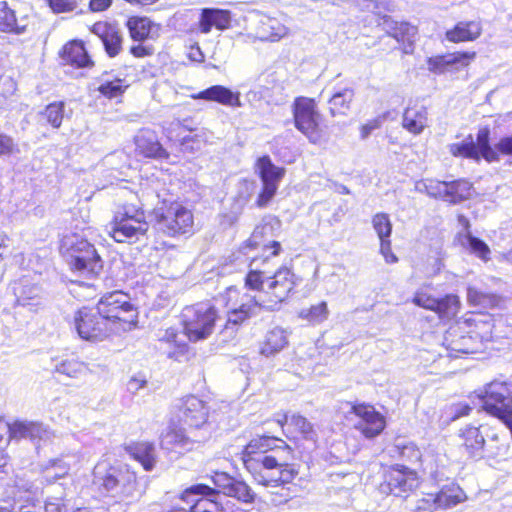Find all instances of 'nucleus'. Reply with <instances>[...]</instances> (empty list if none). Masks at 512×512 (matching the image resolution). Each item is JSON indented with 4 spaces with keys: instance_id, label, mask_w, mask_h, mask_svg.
Instances as JSON below:
<instances>
[{
    "instance_id": "1",
    "label": "nucleus",
    "mask_w": 512,
    "mask_h": 512,
    "mask_svg": "<svg viewBox=\"0 0 512 512\" xmlns=\"http://www.w3.org/2000/svg\"><path fill=\"white\" fill-rule=\"evenodd\" d=\"M291 454L283 440L269 436L253 438L242 452L244 466L254 481L269 488L265 501L272 505L287 503L293 496L286 486L298 475L294 465L289 464Z\"/></svg>"
},
{
    "instance_id": "2",
    "label": "nucleus",
    "mask_w": 512,
    "mask_h": 512,
    "mask_svg": "<svg viewBox=\"0 0 512 512\" xmlns=\"http://www.w3.org/2000/svg\"><path fill=\"white\" fill-rule=\"evenodd\" d=\"M297 278L287 267L278 269L272 276L260 270H251L246 276L245 285L252 290H258L267 296L244 294L238 308L228 313L227 325H238L254 316L261 308L273 310L285 301L296 286Z\"/></svg>"
},
{
    "instance_id": "3",
    "label": "nucleus",
    "mask_w": 512,
    "mask_h": 512,
    "mask_svg": "<svg viewBox=\"0 0 512 512\" xmlns=\"http://www.w3.org/2000/svg\"><path fill=\"white\" fill-rule=\"evenodd\" d=\"M93 484L102 492L120 502L131 503L144 493V487L128 465L97 463L93 470Z\"/></svg>"
},
{
    "instance_id": "4",
    "label": "nucleus",
    "mask_w": 512,
    "mask_h": 512,
    "mask_svg": "<svg viewBox=\"0 0 512 512\" xmlns=\"http://www.w3.org/2000/svg\"><path fill=\"white\" fill-rule=\"evenodd\" d=\"M60 251L71 269L85 276H96L103 269V261L93 244L77 235L65 236Z\"/></svg>"
},
{
    "instance_id": "5",
    "label": "nucleus",
    "mask_w": 512,
    "mask_h": 512,
    "mask_svg": "<svg viewBox=\"0 0 512 512\" xmlns=\"http://www.w3.org/2000/svg\"><path fill=\"white\" fill-rule=\"evenodd\" d=\"M115 333L126 331L136 323L137 313L127 294L113 291L104 295L95 307Z\"/></svg>"
},
{
    "instance_id": "6",
    "label": "nucleus",
    "mask_w": 512,
    "mask_h": 512,
    "mask_svg": "<svg viewBox=\"0 0 512 512\" xmlns=\"http://www.w3.org/2000/svg\"><path fill=\"white\" fill-rule=\"evenodd\" d=\"M181 317L186 338L197 342L212 335L218 320V312L212 304L201 302L185 307Z\"/></svg>"
},
{
    "instance_id": "7",
    "label": "nucleus",
    "mask_w": 512,
    "mask_h": 512,
    "mask_svg": "<svg viewBox=\"0 0 512 512\" xmlns=\"http://www.w3.org/2000/svg\"><path fill=\"white\" fill-rule=\"evenodd\" d=\"M159 228L169 236L187 234L193 231L194 217L188 208L173 202L156 209Z\"/></svg>"
},
{
    "instance_id": "8",
    "label": "nucleus",
    "mask_w": 512,
    "mask_h": 512,
    "mask_svg": "<svg viewBox=\"0 0 512 512\" xmlns=\"http://www.w3.org/2000/svg\"><path fill=\"white\" fill-rule=\"evenodd\" d=\"M483 398V409L502 423L512 416V384L492 381L487 384Z\"/></svg>"
},
{
    "instance_id": "9",
    "label": "nucleus",
    "mask_w": 512,
    "mask_h": 512,
    "mask_svg": "<svg viewBox=\"0 0 512 512\" xmlns=\"http://www.w3.org/2000/svg\"><path fill=\"white\" fill-rule=\"evenodd\" d=\"M74 321L79 336L88 341H103L115 333L110 327V322H107L95 307L79 309Z\"/></svg>"
},
{
    "instance_id": "10",
    "label": "nucleus",
    "mask_w": 512,
    "mask_h": 512,
    "mask_svg": "<svg viewBox=\"0 0 512 512\" xmlns=\"http://www.w3.org/2000/svg\"><path fill=\"white\" fill-rule=\"evenodd\" d=\"M420 485L417 473L402 465H395L385 471L380 491L397 497H407Z\"/></svg>"
},
{
    "instance_id": "11",
    "label": "nucleus",
    "mask_w": 512,
    "mask_h": 512,
    "mask_svg": "<svg viewBox=\"0 0 512 512\" xmlns=\"http://www.w3.org/2000/svg\"><path fill=\"white\" fill-rule=\"evenodd\" d=\"M209 438V432L197 433L194 430L168 427L160 437L162 449L183 454L192 451Z\"/></svg>"
},
{
    "instance_id": "12",
    "label": "nucleus",
    "mask_w": 512,
    "mask_h": 512,
    "mask_svg": "<svg viewBox=\"0 0 512 512\" xmlns=\"http://www.w3.org/2000/svg\"><path fill=\"white\" fill-rule=\"evenodd\" d=\"M319 118L320 115L316 111V103L313 99L305 97L296 99L294 103L295 126L313 143L320 139Z\"/></svg>"
},
{
    "instance_id": "13",
    "label": "nucleus",
    "mask_w": 512,
    "mask_h": 512,
    "mask_svg": "<svg viewBox=\"0 0 512 512\" xmlns=\"http://www.w3.org/2000/svg\"><path fill=\"white\" fill-rule=\"evenodd\" d=\"M255 168L263 183V189L257 199V205L264 207L274 197L279 182L285 174V169L274 165L269 156L258 158Z\"/></svg>"
},
{
    "instance_id": "14",
    "label": "nucleus",
    "mask_w": 512,
    "mask_h": 512,
    "mask_svg": "<svg viewBox=\"0 0 512 512\" xmlns=\"http://www.w3.org/2000/svg\"><path fill=\"white\" fill-rule=\"evenodd\" d=\"M351 412L356 417L354 428L367 439L378 436L386 426L384 416L371 405H353Z\"/></svg>"
},
{
    "instance_id": "15",
    "label": "nucleus",
    "mask_w": 512,
    "mask_h": 512,
    "mask_svg": "<svg viewBox=\"0 0 512 512\" xmlns=\"http://www.w3.org/2000/svg\"><path fill=\"white\" fill-rule=\"evenodd\" d=\"M181 420L197 433L208 432L205 429L209 416V407L196 396L185 397L180 407Z\"/></svg>"
},
{
    "instance_id": "16",
    "label": "nucleus",
    "mask_w": 512,
    "mask_h": 512,
    "mask_svg": "<svg viewBox=\"0 0 512 512\" xmlns=\"http://www.w3.org/2000/svg\"><path fill=\"white\" fill-rule=\"evenodd\" d=\"M149 228L145 214H137L127 220L112 221L109 234L119 243L133 242L143 236Z\"/></svg>"
},
{
    "instance_id": "17",
    "label": "nucleus",
    "mask_w": 512,
    "mask_h": 512,
    "mask_svg": "<svg viewBox=\"0 0 512 512\" xmlns=\"http://www.w3.org/2000/svg\"><path fill=\"white\" fill-rule=\"evenodd\" d=\"M475 57V52H454L438 55L428 58L427 69L435 74L455 72L467 67Z\"/></svg>"
},
{
    "instance_id": "18",
    "label": "nucleus",
    "mask_w": 512,
    "mask_h": 512,
    "mask_svg": "<svg viewBox=\"0 0 512 512\" xmlns=\"http://www.w3.org/2000/svg\"><path fill=\"white\" fill-rule=\"evenodd\" d=\"M14 501L19 512H37L41 508V490L35 483L18 479L15 482Z\"/></svg>"
},
{
    "instance_id": "19",
    "label": "nucleus",
    "mask_w": 512,
    "mask_h": 512,
    "mask_svg": "<svg viewBox=\"0 0 512 512\" xmlns=\"http://www.w3.org/2000/svg\"><path fill=\"white\" fill-rule=\"evenodd\" d=\"M91 31L101 39L109 57H115L120 53L123 38L116 26L107 22H97L92 26Z\"/></svg>"
},
{
    "instance_id": "20",
    "label": "nucleus",
    "mask_w": 512,
    "mask_h": 512,
    "mask_svg": "<svg viewBox=\"0 0 512 512\" xmlns=\"http://www.w3.org/2000/svg\"><path fill=\"white\" fill-rule=\"evenodd\" d=\"M3 425V429L9 432V438L21 439L30 438L35 439H47L49 438L50 432L40 423L16 421L13 424L0 423Z\"/></svg>"
},
{
    "instance_id": "21",
    "label": "nucleus",
    "mask_w": 512,
    "mask_h": 512,
    "mask_svg": "<svg viewBox=\"0 0 512 512\" xmlns=\"http://www.w3.org/2000/svg\"><path fill=\"white\" fill-rule=\"evenodd\" d=\"M136 151L150 158H166L167 152L162 148L156 133L150 129H141L134 138Z\"/></svg>"
},
{
    "instance_id": "22",
    "label": "nucleus",
    "mask_w": 512,
    "mask_h": 512,
    "mask_svg": "<svg viewBox=\"0 0 512 512\" xmlns=\"http://www.w3.org/2000/svg\"><path fill=\"white\" fill-rule=\"evenodd\" d=\"M443 346L450 352L449 355L457 357L458 353H473V339L465 335L458 326H451L443 338Z\"/></svg>"
},
{
    "instance_id": "23",
    "label": "nucleus",
    "mask_w": 512,
    "mask_h": 512,
    "mask_svg": "<svg viewBox=\"0 0 512 512\" xmlns=\"http://www.w3.org/2000/svg\"><path fill=\"white\" fill-rule=\"evenodd\" d=\"M288 28L274 17L263 15L255 29L256 37L261 41L277 42L288 35Z\"/></svg>"
},
{
    "instance_id": "24",
    "label": "nucleus",
    "mask_w": 512,
    "mask_h": 512,
    "mask_svg": "<svg viewBox=\"0 0 512 512\" xmlns=\"http://www.w3.org/2000/svg\"><path fill=\"white\" fill-rule=\"evenodd\" d=\"M217 492L205 484H196L185 489L180 500L189 506L190 512H199L198 507L203 502H216Z\"/></svg>"
},
{
    "instance_id": "25",
    "label": "nucleus",
    "mask_w": 512,
    "mask_h": 512,
    "mask_svg": "<svg viewBox=\"0 0 512 512\" xmlns=\"http://www.w3.org/2000/svg\"><path fill=\"white\" fill-rule=\"evenodd\" d=\"M193 99H203L214 101L226 106L240 107V94L233 92L229 88L222 85L211 86L197 94L192 95Z\"/></svg>"
},
{
    "instance_id": "26",
    "label": "nucleus",
    "mask_w": 512,
    "mask_h": 512,
    "mask_svg": "<svg viewBox=\"0 0 512 512\" xmlns=\"http://www.w3.org/2000/svg\"><path fill=\"white\" fill-rule=\"evenodd\" d=\"M13 292L16 298V304L23 307H29L31 310L41 304V289L35 284H31L26 279H21L14 283Z\"/></svg>"
},
{
    "instance_id": "27",
    "label": "nucleus",
    "mask_w": 512,
    "mask_h": 512,
    "mask_svg": "<svg viewBox=\"0 0 512 512\" xmlns=\"http://www.w3.org/2000/svg\"><path fill=\"white\" fill-rule=\"evenodd\" d=\"M402 126L412 134H420L428 126V111L423 105L407 107L403 113Z\"/></svg>"
},
{
    "instance_id": "28",
    "label": "nucleus",
    "mask_w": 512,
    "mask_h": 512,
    "mask_svg": "<svg viewBox=\"0 0 512 512\" xmlns=\"http://www.w3.org/2000/svg\"><path fill=\"white\" fill-rule=\"evenodd\" d=\"M231 21L230 12L227 10L205 8L202 10L199 22L200 31L207 34L212 27L224 30L229 27Z\"/></svg>"
},
{
    "instance_id": "29",
    "label": "nucleus",
    "mask_w": 512,
    "mask_h": 512,
    "mask_svg": "<svg viewBox=\"0 0 512 512\" xmlns=\"http://www.w3.org/2000/svg\"><path fill=\"white\" fill-rule=\"evenodd\" d=\"M482 33V26L477 21L459 22L455 27L446 32V38L450 42L459 43L474 41Z\"/></svg>"
},
{
    "instance_id": "30",
    "label": "nucleus",
    "mask_w": 512,
    "mask_h": 512,
    "mask_svg": "<svg viewBox=\"0 0 512 512\" xmlns=\"http://www.w3.org/2000/svg\"><path fill=\"white\" fill-rule=\"evenodd\" d=\"M443 201L458 204L471 196L472 184L464 179L446 182Z\"/></svg>"
},
{
    "instance_id": "31",
    "label": "nucleus",
    "mask_w": 512,
    "mask_h": 512,
    "mask_svg": "<svg viewBox=\"0 0 512 512\" xmlns=\"http://www.w3.org/2000/svg\"><path fill=\"white\" fill-rule=\"evenodd\" d=\"M438 509H448L466 500L465 492L457 485L444 486L437 494H434Z\"/></svg>"
},
{
    "instance_id": "32",
    "label": "nucleus",
    "mask_w": 512,
    "mask_h": 512,
    "mask_svg": "<svg viewBox=\"0 0 512 512\" xmlns=\"http://www.w3.org/2000/svg\"><path fill=\"white\" fill-rule=\"evenodd\" d=\"M63 58L65 61L77 67H89L93 65L82 42L72 41L64 46Z\"/></svg>"
},
{
    "instance_id": "33",
    "label": "nucleus",
    "mask_w": 512,
    "mask_h": 512,
    "mask_svg": "<svg viewBox=\"0 0 512 512\" xmlns=\"http://www.w3.org/2000/svg\"><path fill=\"white\" fill-rule=\"evenodd\" d=\"M288 344L287 333L279 327L271 329L261 345V354L270 356L281 351Z\"/></svg>"
},
{
    "instance_id": "34",
    "label": "nucleus",
    "mask_w": 512,
    "mask_h": 512,
    "mask_svg": "<svg viewBox=\"0 0 512 512\" xmlns=\"http://www.w3.org/2000/svg\"><path fill=\"white\" fill-rule=\"evenodd\" d=\"M459 241L461 245L466 248L470 253L474 254L483 261L490 259V248L488 245L477 237H474L470 231L459 233Z\"/></svg>"
},
{
    "instance_id": "35",
    "label": "nucleus",
    "mask_w": 512,
    "mask_h": 512,
    "mask_svg": "<svg viewBox=\"0 0 512 512\" xmlns=\"http://www.w3.org/2000/svg\"><path fill=\"white\" fill-rule=\"evenodd\" d=\"M131 456L141 463L146 471H151L156 463L155 447L148 442L137 443L130 447Z\"/></svg>"
},
{
    "instance_id": "36",
    "label": "nucleus",
    "mask_w": 512,
    "mask_h": 512,
    "mask_svg": "<svg viewBox=\"0 0 512 512\" xmlns=\"http://www.w3.org/2000/svg\"><path fill=\"white\" fill-rule=\"evenodd\" d=\"M460 307L461 302L459 297L454 294H448L438 299V305L434 312L437 313L441 319L451 320L457 316Z\"/></svg>"
},
{
    "instance_id": "37",
    "label": "nucleus",
    "mask_w": 512,
    "mask_h": 512,
    "mask_svg": "<svg viewBox=\"0 0 512 512\" xmlns=\"http://www.w3.org/2000/svg\"><path fill=\"white\" fill-rule=\"evenodd\" d=\"M272 230L271 226L269 225H262V226H257L251 237L249 238V240L245 243V245L242 247V250H246L248 247H259V246H263V249L266 250V249H273L269 255H272V256H275L278 254V251H279V248H280V244L279 242H276V241H273L271 246H269L268 244H266L265 242H262V239L265 235H267L268 233H270Z\"/></svg>"
},
{
    "instance_id": "38",
    "label": "nucleus",
    "mask_w": 512,
    "mask_h": 512,
    "mask_svg": "<svg viewBox=\"0 0 512 512\" xmlns=\"http://www.w3.org/2000/svg\"><path fill=\"white\" fill-rule=\"evenodd\" d=\"M354 92L349 88L335 93L329 100L330 111L333 116L345 115L350 109V104L353 100Z\"/></svg>"
},
{
    "instance_id": "39",
    "label": "nucleus",
    "mask_w": 512,
    "mask_h": 512,
    "mask_svg": "<svg viewBox=\"0 0 512 512\" xmlns=\"http://www.w3.org/2000/svg\"><path fill=\"white\" fill-rule=\"evenodd\" d=\"M460 436L463 438L464 445L471 454H476L483 449L485 440L479 428L466 427L461 430Z\"/></svg>"
},
{
    "instance_id": "40",
    "label": "nucleus",
    "mask_w": 512,
    "mask_h": 512,
    "mask_svg": "<svg viewBox=\"0 0 512 512\" xmlns=\"http://www.w3.org/2000/svg\"><path fill=\"white\" fill-rule=\"evenodd\" d=\"M130 36L135 41H143L149 37L152 23L148 18L133 17L127 22Z\"/></svg>"
},
{
    "instance_id": "41",
    "label": "nucleus",
    "mask_w": 512,
    "mask_h": 512,
    "mask_svg": "<svg viewBox=\"0 0 512 512\" xmlns=\"http://www.w3.org/2000/svg\"><path fill=\"white\" fill-rule=\"evenodd\" d=\"M449 152L453 156H461L475 160L480 159L478 148L475 145L473 137L469 135L461 143H453L449 145Z\"/></svg>"
},
{
    "instance_id": "42",
    "label": "nucleus",
    "mask_w": 512,
    "mask_h": 512,
    "mask_svg": "<svg viewBox=\"0 0 512 512\" xmlns=\"http://www.w3.org/2000/svg\"><path fill=\"white\" fill-rule=\"evenodd\" d=\"M0 30L3 32H14L16 34L25 32V26H18L16 24L15 14L8 8L6 2H0Z\"/></svg>"
},
{
    "instance_id": "43",
    "label": "nucleus",
    "mask_w": 512,
    "mask_h": 512,
    "mask_svg": "<svg viewBox=\"0 0 512 512\" xmlns=\"http://www.w3.org/2000/svg\"><path fill=\"white\" fill-rule=\"evenodd\" d=\"M53 459L49 461V466L46 468V479L49 482L55 481L67 475L71 468V461L75 462V457Z\"/></svg>"
},
{
    "instance_id": "44",
    "label": "nucleus",
    "mask_w": 512,
    "mask_h": 512,
    "mask_svg": "<svg viewBox=\"0 0 512 512\" xmlns=\"http://www.w3.org/2000/svg\"><path fill=\"white\" fill-rule=\"evenodd\" d=\"M329 316L327 303L322 301L310 308L302 309L299 312V317L307 320L311 324H320L325 321Z\"/></svg>"
},
{
    "instance_id": "45",
    "label": "nucleus",
    "mask_w": 512,
    "mask_h": 512,
    "mask_svg": "<svg viewBox=\"0 0 512 512\" xmlns=\"http://www.w3.org/2000/svg\"><path fill=\"white\" fill-rule=\"evenodd\" d=\"M87 370L85 363L76 359L62 360L55 366V371L70 378H78Z\"/></svg>"
},
{
    "instance_id": "46",
    "label": "nucleus",
    "mask_w": 512,
    "mask_h": 512,
    "mask_svg": "<svg viewBox=\"0 0 512 512\" xmlns=\"http://www.w3.org/2000/svg\"><path fill=\"white\" fill-rule=\"evenodd\" d=\"M226 496L236 498L244 503H252L255 499V493L252 489L244 481L237 479L230 486Z\"/></svg>"
},
{
    "instance_id": "47",
    "label": "nucleus",
    "mask_w": 512,
    "mask_h": 512,
    "mask_svg": "<svg viewBox=\"0 0 512 512\" xmlns=\"http://www.w3.org/2000/svg\"><path fill=\"white\" fill-rule=\"evenodd\" d=\"M65 104L62 101L53 102L46 106L42 115L46 121L54 128H59L64 116Z\"/></svg>"
},
{
    "instance_id": "48",
    "label": "nucleus",
    "mask_w": 512,
    "mask_h": 512,
    "mask_svg": "<svg viewBox=\"0 0 512 512\" xmlns=\"http://www.w3.org/2000/svg\"><path fill=\"white\" fill-rule=\"evenodd\" d=\"M248 200V197L243 196L237 198L232 205L231 211L221 216L220 225L224 228L234 225L238 221V218L241 215L243 208L247 204Z\"/></svg>"
},
{
    "instance_id": "49",
    "label": "nucleus",
    "mask_w": 512,
    "mask_h": 512,
    "mask_svg": "<svg viewBox=\"0 0 512 512\" xmlns=\"http://www.w3.org/2000/svg\"><path fill=\"white\" fill-rule=\"evenodd\" d=\"M372 226L378 235L379 240L390 238L392 223L386 213H377L372 217Z\"/></svg>"
},
{
    "instance_id": "50",
    "label": "nucleus",
    "mask_w": 512,
    "mask_h": 512,
    "mask_svg": "<svg viewBox=\"0 0 512 512\" xmlns=\"http://www.w3.org/2000/svg\"><path fill=\"white\" fill-rule=\"evenodd\" d=\"M478 148V152L480 157L482 156L489 162H492L496 159V153L489 145V130L481 129L477 134V143H475Z\"/></svg>"
},
{
    "instance_id": "51",
    "label": "nucleus",
    "mask_w": 512,
    "mask_h": 512,
    "mask_svg": "<svg viewBox=\"0 0 512 512\" xmlns=\"http://www.w3.org/2000/svg\"><path fill=\"white\" fill-rule=\"evenodd\" d=\"M186 335L184 331L179 333L175 328H168L159 335V340L170 345H174L180 352H184L186 347Z\"/></svg>"
},
{
    "instance_id": "52",
    "label": "nucleus",
    "mask_w": 512,
    "mask_h": 512,
    "mask_svg": "<svg viewBox=\"0 0 512 512\" xmlns=\"http://www.w3.org/2000/svg\"><path fill=\"white\" fill-rule=\"evenodd\" d=\"M396 447L399 451L400 457L403 460L411 464H418L420 461H422V453L415 444H397Z\"/></svg>"
},
{
    "instance_id": "53",
    "label": "nucleus",
    "mask_w": 512,
    "mask_h": 512,
    "mask_svg": "<svg viewBox=\"0 0 512 512\" xmlns=\"http://www.w3.org/2000/svg\"><path fill=\"white\" fill-rule=\"evenodd\" d=\"M126 86L123 85V81L121 79H115L113 81H105L98 87V91L107 98H116L120 96Z\"/></svg>"
},
{
    "instance_id": "54",
    "label": "nucleus",
    "mask_w": 512,
    "mask_h": 512,
    "mask_svg": "<svg viewBox=\"0 0 512 512\" xmlns=\"http://www.w3.org/2000/svg\"><path fill=\"white\" fill-rule=\"evenodd\" d=\"M290 426H293L296 431L301 433L305 438H312L314 431L312 424L302 415L293 414L290 417Z\"/></svg>"
},
{
    "instance_id": "55",
    "label": "nucleus",
    "mask_w": 512,
    "mask_h": 512,
    "mask_svg": "<svg viewBox=\"0 0 512 512\" xmlns=\"http://www.w3.org/2000/svg\"><path fill=\"white\" fill-rule=\"evenodd\" d=\"M438 509L434 494H426L415 501L414 512H435Z\"/></svg>"
},
{
    "instance_id": "56",
    "label": "nucleus",
    "mask_w": 512,
    "mask_h": 512,
    "mask_svg": "<svg viewBox=\"0 0 512 512\" xmlns=\"http://www.w3.org/2000/svg\"><path fill=\"white\" fill-rule=\"evenodd\" d=\"M412 302L419 307L434 311L438 305V298H435L426 292L417 291L414 294Z\"/></svg>"
},
{
    "instance_id": "57",
    "label": "nucleus",
    "mask_w": 512,
    "mask_h": 512,
    "mask_svg": "<svg viewBox=\"0 0 512 512\" xmlns=\"http://www.w3.org/2000/svg\"><path fill=\"white\" fill-rule=\"evenodd\" d=\"M136 213L144 214V211L142 208H140L134 204H131V203L123 204L117 208L114 218H113V221H119V220L123 221V220L130 219V218H132V216L136 215Z\"/></svg>"
},
{
    "instance_id": "58",
    "label": "nucleus",
    "mask_w": 512,
    "mask_h": 512,
    "mask_svg": "<svg viewBox=\"0 0 512 512\" xmlns=\"http://www.w3.org/2000/svg\"><path fill=\"white\" fill-rule=\"evenodd\" d=\"M416 33V29L414 26L408 24V23H401L398 27L395 28V31L393 32L392 36L398 41V42H411V39L414 37Z\"/></svg>"
},
{
    "instance_id": "59",
    "label": "nucleus",
    "mask_w": 512,
    "mask_h": 512,
    "mask_svg": "<svg viewBox=\"0 0 512 512\" xmlns=\"http://www.w3.org/2000/svg\"><path fill=\"white\" fill-rule=\"evenodd\" d=\"M235 480V478L224 472H215V474L212 476L214 485L219 488V491H216L217 494L222 492L224 495H226L230 486H232Z\"/></svg>"
},
{
    "instance_id": "60",
    "label": "nucleus",
    "mask_w": 512,
    "mask_h": 512,
    "mask_svg": "<svg viewBox=\"0 0 512 512\" xmlns=\"http://www.w3.org/2000/svg\"><path fill=\"white\" fill-rule=\"evenodd\" d=\"M445 181H439L436 179H427V194L429 197L442 199L444 196Z\"/></svg>"
},
{
    "instance_id": "61",
    "label": "nucleus",
    "mask_w": 512,
    "mask_h": 512,
    "mask_svg": "<svg viewBox=\"0 0 512 512\" xmlns=\"http://www.w3.org/2000/svg\"><path fill=\"white\" fill-rule=\"evenodd\" d=\"M48 4L55 13H65L77 7V0H48Z\"/></svg>"
},
{
    "instance_id": "62",
    "label": "nucleus",
    "mask_w": 512,
    "mask_h": 512,
    "mask_svg": "<svg viewBox=\"0 0 512 512\" xmlns=\"http://www.w3.org/2000/svg\"><path fill=\"white\" fill-rule=\"evenodd\" d=\"M419 466L423 468L424 471L433 475L437 472L438 462L436 457L429 451L422 454V461H420Z\"/></svg>"
},
{
    "instance_id": "63",
    "label": "nucleus",
    "mask_w": 512,
    "mask_h": 512,
    "mask_svg": "<svg viewBox=\"0 0 512 512\" xmlns=\"http://www.w3.org/2000/svg\"><path fill=\"white\" fill-rule=\"evenodd\" d=\"M380 253L386 263L394 264L398 262V257L392 252L390 238L380 240Z\"/></svg>"
},
{
    "instance_id": "64",
    "label": "nucleus",
    "mask_w": 512,
    "mask_h": 512,
    "mask_svg": "<svg viewBox=\"0 0 512 512\" xmlns=\"http://www.w3.org/2000/svg\"><path fill=\"white\" fill-rule=\"evenodd\" d=\"M16 145L11 137L0 134V156H8L16 151Z\"/></svg>"
}]
</instances>
